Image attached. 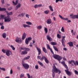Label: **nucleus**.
I'll list each match as a JSON object with an SVG mask.
<instances>
[{
  "mask_svg": "<svg viewBox=\"0 0 78 78\" xmlns=\"http://www.w3.org/2000/svg\"><path fill=\"white\" fill-rule=\"evenodd\" d=\"M27 75L28 76V78H33V76H30V75L29 74H27Z\"/></svg>",
  "mask_w": 78,
  "mask_h": 78,
  "instance_id": "40",
  "label": "nucleus"
},
{
  "mask_svg": "<svg viewBox=\"0 0 78 78\" xmlns=\"http://www.w3.org/2000/svg\"><path fill=\"white\" fill-rule=\"evenodd\" d=\"M42 6V4H39L38 5H36L34 6V8H39L40 7H41Z\"/></svg>",
  "mask_w": 78,
  "mask_h": 78,
  "instance_id": "16",
  "label": "nucleus"
},
{
  "mask_svg": "<svg viewBox=\"0 0 78 78\" xmlns=\"http://www.w3.org/2000/svg\"><path fill=\"white\" fill-rule=\"evenodd\" d=\"M73 19H78V15H75L73 16Z\"/></svg>",
  "mask_w": 78,
  "mask_h": 78,
  "instance_id": "29",
  "label": "nucleus"
},
{
  "mask_svg": "<svg viewBox=\"0 0 78 78\" xmlns=\"http://www.w3.org/2000/svg\"><path fill=\"white\" fill-rule=\"evenodd\" d=\"M6 9L5 8H2L0 7V11H6Z\"/></svg>",
  "mask_w": 78,
  "mask_h": 78,
  "instance_id": "26",
  "label": "nucleus"
},
{
  "mask_svg": "<svg viewBox=\"0 0 78 78\" xmlns=\"http://www.w3.org/2000/svg\"><path fill=\"white\" fill-rule=\"evenodd\" d=\"M10 47L12 48V50H16V48H15V47H14L12 45H11Z\"/></svg>",
  "mask_w": 78,
  "mask_h": 78,
  "instance_id": "36",
  "label": "nucleus"
},
{
  "mask_svg": "<svg viewBox=\"0 0 78 78\" xmlns=\"http://www.w3.org/2000/svg\"><path fill=\"white\" fill-rule=\"evenodd\" d=\"M43 50L44 52V53H48L47 51V49H45V48L43 47Z\"/></svg>",
  "mask_w": 78,
  "mask_h": 78,
  "instance_id": "20",
  "label": "nucleus"
},
{
  "mask_svg": "<svg viewBox=\"0 0 78 78\" xmlns=\"http://www.w3.org/2000/svg\"><path fill=\"white\" fill-rule=\"evenodd\" d=\"M67 22L68 23H69L70 22H71V20H68L67 21Z\"/></svg>",
  "mask_w": 78,
  "mask_h": 78,
  "instance_id": "62",
  "label": "nucleus"
},
{
  "mask_svg": "<svg viewBox=\"0 0 78 78\" xmlns=\"http://www.w3.org/2000/svg\"><path fill=\"white\" fill-rule=\"evenodd\" d=\"M64 27H62V28L61 29V31L63 32V33H64L65 32V30H64Z\"/></svg>",
  "mask_w": 78,
  "mask_h": 78,
  "instance_id": "41",
  "label": "nucleus"
},
{
  "mask_svg": "<svg viewBox=\"0 0 78 78\" xmlns=\"http://www.w3.org/2000/svg\"><path fill=\"white\" fill-rule=\"evenodd\" d=\"M70 47H73V43L72 42H69L68 43Z\"/></svg>",
  "mask_w": 78,
  "mask_h": 78,
  "instance_id": "17",
  "label": "nucleus"
},
{
  "mask_svg": "<svg viewBox=\"0 0 78 78\" xmlns=\"http://www.w3.org/2000/svg\"><path fill=\"white\" fill-rule=\"evenodd\" d=\"M73 17H74V15H73V14H72L71 15H70V18H72L73 19H75V18H73Z\"/></svg>",
  "mask_w": 78,
  "mask_h": 78,
  "instance_id": "39",
  "label": "nucleus"
},
{
  "mask_svg": "<svg viewBox=\"0 0 78 78\" xmlns=\"http://www.w3.org/2000/svg\"><path fill=\"white\" fill-rule=\"evenodd\" d=\"M4 17H5V15H1L0 16V19L1 20L2 19H4Z\"/></svg>",
  "mask_w": 78,
  "mask_h": 78,
  "instance_id": "27",
  "label": "nucleus"
},
{
  "mask_svg": "<svg viewBox=\"0 0 78 78\" xmlns=\"http://www.w3.org/2000/svg\"><path fill=\"white\" fill-rule=\"evenodd\" d=\"M25 51H30V49L28 48H25Z\"/></svg>",
  "mask_w": 78,
  "mask_h": 78,
  "instance_id": "33",
  "label": "nucleus"
},
{
  "mask_svg": "<svg viewBox=\"0 0 78 78\" xmlns=\"http://www.w3.org/2000/svg\"><path fill=\"white\" fill-rule=\"evenodd\" d=\"M46 37L48 40L50 41H53V39L51 37H50L49 35H48L46 36Z\"/></svg>",
  "mask_w": 78,
  "mask_h": 78,
  "instance_id": "11",
  "label": "nucleus"
},
{
  "mask_svg": "<svg viewBox=\"0 0 78 78\" xmlns=\"http://www.w3.org/2000/svg\"><path fill=\"white\" fill-rule=\"evenodd\" d=\"M12 73H13V71H12V69H11L10 71V74L12 75Z\"/></svg>",
  "mask_w": 78,
  "mask_h": 78,
  "instance_id": "48",
  "label": "nucleus"
},
{
  "mask_svg": "<svg viewBox=\"0 0 78 78\" xmlns=\"http://www.w3.org/2000/svg\"><path fill=\"white\" fill-rule=\"evenodd\" d=\"M6 12L7 13V14L8 16H11V15H12V12H8L6 11Z\"/></svg>",
  "mask_w": 78,
  "mask_h": 78,
  "instance_id": "19",
  "label": "nucleus"
},
{
  "mask_svg": "<svg viewBox=\"0 0 78 78\" xmlns=\"http://www.w3.org/2000/svg\"><path fill=\"white\" fill-rule=\"evenodd\" d=\"M62 45L64 46V47H65L66 45H65V43H62Z\"/></svg>",
  "mask_w": 78,
  "mask_h": 78,
  "instance_id": "59",
  "label": "nucleus"
},
{
  "mask_svg": "<svg viewBox=\"0 0 78 78\" xmlns=\"http://www.w3.org/2000/svg\"><path fill=\"white\" fill-rule=\"evenodd\" d=\"M23 27L24 28H26V27L30 28L31 27V26L26 24H23Z\"/></svg>",
  "mask_w": 78,
  "mask_h": 78,
  "instance_id": "21",
  "label": "nucleus"
},
{
  "mask_svg": "<svg viewBox=\"0 0 78 78\" xmlns=\"http://www.w3.org/2000/svg\"><path fill=\"white\" fill-rule=\"evenodd\" d=\"M22 65L23 66V67L25 69L28 70V69H29V67H30L29 65L27 63H25L23 61H22Z\"/></svg>",
  "mask_w": 78,
  "mask_h": 78,
  "instance_id": "4",
  "label": "nucleus"
},
{
  "mask_svg": "<svg viewBox=\"0 0 78 78\" xmlns=\"http://www.w3.org/2000/svg\"><path fill=\"white\" fill-rule=\"evenodd\" d=\"M53 47L55 51H56L57 52H58V48H57V47H56V46H54Z\"/></svg>",
  "mask_w": 78,
  "mask_h": 78,
  "instance_id": "23",
  "label": "nucleus"
},
{
  "mask_svg": "<svg viewBox=\"0 0 78 78\" xmlns=\"http://www.w3.org/2000/svg\"><path fill=\"white\" fill-rule=\"evenodd\" d=\"M28 53V52L27 51H23L22 52V54H21V55H27Z\"/></svg>",
  "mask_w": 78,
  "mask_h": 78,
  "instance_id": "18",
  "label": "nucleus"
},
{
  "mask_svg": "<svg viewBox=\"0 0 78 78\" xmlns=\"http://www.w3.org/2000/svg\"><path fill=\"white\" fill-rule=\"evenodd\" d=\"M29 16H30V15H29L28 14H26V17H27L28 19H29Z\"/></svg>",
  "mask_w": 78,
  "mask_h": 78,
  "instance_id": "54",
  "label": "nucleus"
},
{
  "mask_svg": "<svg viewBox=\"0 0 78 78\" xmlns=\"http://www.w3.org/2000/svg\"><path fill=\"white\" fill-rule=\"evenodd\" d=\"M63 59L64 61H66V58L64 57H63Z\"/></svg>",
  "mask_w": 78,
  "mask_h": 78,
  "instance_id": "63",
  "label": "nucleus"
},
{
  "mask_svg": "<svg viewBox=\"0 0 78 78\" xmlns=\"http://www.w3.org/2000/svg\"><path fill=\"white\" fill-rule=\"evenodd\" d=\"M24 74H21L20 76V78H22L23 77H24Z\"/></svg>",
  "mask_w": 78,
  "mask_h": 78,
  "instance_id": "46",
  "label": "nucleus"
},
{
  "mask_svg": "<svg viewBox=\"0 0 78 78\" xmlns=\"http://www.w3.org/2000/svg\"><path fill=\"white\" fill-rule=\"evenodd\" d=\"M57 37L58 38V39H61V35H59V34H57Z\"/></svg>",
  "mask_w": 78,
  "mask_h": 78,
  "instance_id": "43",
  "label": "nucleus"
},
{
  "mask_svg": "<svg viewBox=\"0 0 78 78\" xmlns=\"http://www.w3.org/2000/svg\"><path fill=\"white\" fill-rule=\"evenodd\" d=\"M47 48L48 49V50H49L51 53L53 55V58H55V59H57V60H58V62L60 63V61H61V60L62 59V57L58 55L54 54V52H53V51L52 50V49L50 48V47L48 44H47Z\"/></svg>",
  "mask_w": 78,
  "mask_h": 78,
  "instance_id": "1",
  "label": "nucleus"
},
{
  "mask_svg": "<svg viewBox=\"0 0 78 78\" xmlns=\"http://www.w3.org/2000/svg\"><path fill=\"white\" fill-rule=\"evenodd\" d=\"M35 68L36 69H39V66L38 65H36L35 66Z\"/></svg>",
  "mask_w": 78,
  "mask_h": 78,
  "instance_id": "50",
  "label": "nucleus"
},
{
  "mask_svg": "<svg viewBox=\"0 0 78 78\" xmlns=\"http://www.w3.org/2000/svg\"><path fill=\"white\" fill-rule=\"evenodd\" d=\"M21 6V4L20 3H19L18 5H17L15 8L16 10H17L19 9V8H20Z\"/></svg>",
  "mask_w": 78,
  "mask_h": 78,
  "instance_id": "15",
  "label": "nucleus"
},
{
  "mask_svg": "<svg viewBox=\"0 0 78 78\" xmlns=\"http://www.w3.org/2000/svg\"><path fill=\"white\" fill-rule=\"evenodd\" d=\"M11 54H12V52H11V51H10L9 50H7V52L6 53V55L7 56H10V55H11Z\"/></svg>",
  "mask_w": 78,
  "mask_h": 78,
  "instance_id": "9",
  "label": "nucleus"
},
{
  "mask_svg": "<svg viewBox=\"0 0 78 78\" xmlns=\"http://www.w3.org/2000/svg\"><path fill=\"white\" fill-rule=\"evenodd\" d=\"M49 12H50V11L49 10H45L44 11V13L46 14H48L49 13Z\"/></svg>",
  "mask_w": 78,
  "mask_h": 78,
  "instance_id": "30",
  "label": "nucleus"
},
{
  "mask_svg": "<svg viewBox=\"0 0 78 78\" xmlns=\"http://www.w3.org/2000/svg\"><path fill=\"white\" fill-rule=\"evenodd\" d=\"M25 48H21V50H25Z\"/></svg>",
  "mask_w": 78,
  "mask_h": 78,
  "instance_id": "61",
  "label": "nucleus"
},
{
  "mask_svg": "<svg viewBox=\"0 0 78 78\" xmlns=\"http://www.w3.org/2000/svg\"><path fill=\"white\" fill-rule=\"evenodd\" d=\"M61 63L66 69L65 70L66 74L69 76H71V75H72V73L69 71V68H68V66H67V65L66 64L65 62L63 61L61 62Z\"/></svg>",
  "mask_w": 78,
  "mask_h": 78,
  "instance_id": "2",
  "label": "nucleus"
},
{
  "mask_svg": "<svg viewBox=\"0 0 78 78\" xmlns=\"http://www.w3.org/2000/svg\"><path fill=\"white\" fill-rule=\"evenodd\" d=\"M17 69L18 70H20V67L19 66H17Z\"/></svg>",
  "mask_w": 78,
  "mask_h": 78,
  "instance_id": "57",
  "label": "nucleus"
},
{
  "mask_svg": "<svg viewBox=\"0 0 78 78\" xmlns=\"http://www.w3.org/2000/svg\"><path fill=\"white\" fill-rule=\"evenodd\" d=\"M44 59V61H45L46 63H47V64H48L49 63V61L48 60L47 58H46L45 56H42L41 60V61H43Z\"/></svg>",
  "mask_w": 78,
  "mask_h": 78,
  "instance_id": "5",
  "label": "nucleus"
},
{
  "mask_svg": "<svg viewBox=\"0 0 78 78\" xmlns=\"http://www.w3.org/2000/svg\"><path fill=\"white\" fill-rule=\"evenodd\" d=\"M65 39H62V43H65Z\"/></svg>",
  "mask_w": 78,
  "mask_h": 78,
  "instance_id": "47",
  "label": "nucleus"
},
{
  "mask_svg": "<svg viewBox=\"0 0 78 78\" xmlns=\"http://www.w3.org/2000/svg\"><path fill=\"white\" fill-rule=\"evenodd\" d=\"M36 48L38 52V55H40L41 54V49L40 48H38V47H36Z\"/></svg>",
  "mask_w": 78,
  "mask_h": 78,
  "instance_id": "10",
  "label": "nucleus"
},
{
  "mask_svg": "<svg viewBox=\"0 0 78 78\" xmlns=\"http://www.w3.org/2000/svg\"><path fill=\"white\" fill-rule=\"evenodd\" d=\"M49 8L50 10H51V11H53V7H51V5L49 6Z\"/></svg>",
  "mask_w": 78,
  "mask_h": 78,
  "instance_id": "37",
  "label": "nucleus"
},
{
  "mask_svg": "<svg viewBox=\"0 0 78 78\" xmlns=\"http://www.w3.org/2000/svg\"><path fill=\"white\" fill-rule=\"evenodd\" d=\"M27 37V34L24 32L23 34V35L22 37V40H24L26 38V37Z\"/></svg>",
  "mask_w": 78,
  "mask_h": 78,
  "instance_id": "12",
  "label": "nucleus"
},
{
  "mask_svg": "<svg viewBox=\"0 0 78 78\" xmlns=\"http://www.w3.org/2000/svg\"><path fill=\"white\" fill-rule=\"evenodd\" d=\"M52 72H55L56 73H57L58 72V74H60V73H61V71L60 70L57 69V68H56L55 66H53Z\"/></svg>",
  "mask_w": 78,
  "mask_h": 78,
  "instance_id": "3",
  "label": "nucleus"
},
{
  "mask_svg": "<svg viewBox=\"0 0 78 78\" xmlns=\"http://www.w3.org/2000/svg\"><path fill=\"white\" fill-rule=\"evenodd\" d=\"M31 39H32V38H31V37H28V39H27V40L28 41H31Z\"/></svg>",
  "mask_w": 78,
  "mask_h": 78,
  "instance_id": "44",
  "label": "nucleus"
},
{
  "mask_svg": "<svg viewBox=\"0 0 78 78\" xmlns=\"http://www.w3.org/2000/svg\"><path fill=\"white\" fill-rule=\"evenodd\" d=\"M51 22H52V21L51 19H48L46 21V23H47L48 24H51Z\"/></svg>",
  "mask_w": 78,
  "mask_h": 78,
  "instance_id": "14",
  "label": "nucleus"
},
{
  "mask_svg": "<svg viewBox=\"0 0 78 78\" xmlns=\"http://www.w3.org/2000/svg\"><path fill=\"white\" fill-rule=\"evenodd\" d=\"M1 2L3 4H4L5 3V0H1Z\"/></svg>",
  "mask_w": 78,
  "mask_h": 78,
  "instance_id": "56",
  "label": "nucleus"
},
{
  "mask_svg": "<svg viewBox=\"0 0 78 78\" xmlns=\"http://www.w3.org/2000/svg\"><path fill=\"white\" fill-rule=\"evenodd\" d=\"M51 44L52 45H57V43L55 42H51Z\"/></svg>",
  "mask_w": 78,
  "mask_h": 78,
  "instance_id": "24",
  "label": "nucleus"
},
{
  "mask_svg": "<svg viewBox=\"0 0 78 78\" xmlns=\"http://www.w3.org/2000/svg\"><path fill=\"white\" fill-rule=\"evenodd\" d=\"M11 21V18L9 16H7L4 18V22H9Z\"/></svg>",
  "mask_w": 78,
  "mask_h": 78,
  "instance_id": "6",
  "label": "nucleus"
},
{
  "mask_svg": "<svg viewBox=\"0 0 78 78\" xmlns=\"http://www.w3.org/2000/svg\"><path fill=\"white\" fill-rule=\"evenodd\" d=\"M75 73L76 74V75H78V71L74 70Z\"/></svg>",
  "mask_w": 78,
  "mask_h": 78,
  "instance_id": "49",
  "label": "nucleus"
},
{
  "mask_svg": "<svg viewBox=\"0 0 78 78\" xmlns=\"http://www.w3.org/2000/svg\"><path fill=\"white\" fill-rule=\"evenodd\" d=\"M30 58V56H28L24 58L23 60V61H25L26 59H29V58Z\"/></svg>",
  "mask_w": 78,
  "mask_h": 78,
  "instance_id": "25",
  "label": "nucleus"
},
{
  "mask_svg": "<svg viewBox=\"0 0 78 78\" xmlns=\"http://www.w3.org/2000/svg\"><path fill=\"white\" fill-rule=\"evenodd\" d=\"M26 23L27 24V25H32V23L29 21H27L26 22Z\"/></svg>",
  "mask_w": 78,
  "mask_h": 78,
  "instance_id": "32",
  "label": "nucleus"
},
{
  "mask_svg": "<svg viewBox=\"0 0 78 78\" xmlns=\"http://www.w3.org/2000/svg\"><path fill=\"white\" fill-rule=\"evenodd\" d=\"M55 73L54 72H52V75L53 78L55 77Z\"/></svg>",
  "mask_w": 78,
  "mask_h": 78,
  "instance_id": "42",
  "label": "nucleus"
},
{
  "mask_svg": "<svg viewBox=\"0 0 78 78\" xmlns=\"http://www.w3.org/2000/svg\"><path fill=\"white\" fill-rule=\"evenodd\" d=\"M72 62H73L74 64V65H75V66H78V61H76V63L75 62V61L73 60H71V61H69V64H72Z\"/></svg>",
  "mask_w": 78,
  "mask_h": 78,
  "instance_id": "7",
  "label": "nucleus"
},
{
  "mask_svg": "<svg viewBox=\"0 0 78 78\" xmlns=\"http://www.w3.org/2000/svg\"><path fill=\"white\" fill-rule=\"evenodd\" d=\"M42 28V26H39L37 27V29L38 30H41Z\"/></svg>",
  "mask_w": 78,
  "mask_h": 78,
  "instance_id": "38",
  "label": "nucleus"
},
{
  "mask_svg": "<svg viewBox=\"0 0 78 78\" xmlns=\"http://www.w3.org/2000/svg\"><path fill=\"white\" fill-rule=\"evenodd\" d=\"M58 16L59 17H60V18H61V19L64 20H69V19H68V18H64L62 17V16L60 15H59Z\"/></svg>",
  "mask_w": 78,
  "mask_h": 78,
  "instance_id": "13",
  "label": "nucleus"
},
{
  "mask_svg": "<svg viewBox=\"0 0 78 78\" xmlns=\"http://www.w3.org/2000/svg\"><path fill=\"white\" fill-rule=\"evenodd\" d=\"M4 28H5L4 26H2L1 27V29H2V30H4Z\"/></svg>",
  "mask_w": 78,
  "mask_h": 78,
  "instance_id": "53",
  "label": "nucleus"
},
{
  "mask_svg": "<svg viewBox=\"0 0 78 78\" xmlns=\"http://www.w3.org/2000/svg\"><path fill=\"white\" fill-rule=\"evenodd\" d=\"M38 64H39V65H40V66H44V65H43V63L41 62L38 61Z\"/></svg>",
  "mask_w": 78,
  "mask_h": 78,
  "instance_id": "35",
  "label": "nucleus"
},
{
  "mask_svg": "<svg viewBox=\"0 0 78 78\" xmlns=\"http://www.w3.org/2000/svg\"><path fill=\"white\" fill-rule=\"evenodd\" d=\"M12 9V7H10L8 8L7 9L8 10H11V9Z\"/></svg>",
  "mask_w": 78,
  "mask_h": 78,
  "instance_id": "51",
  "label": "nucleus"
},
{
  "mask_svg": "<svg viewBox=\"0 0 78 78\" xmlns=\"http://www.w3.org/2000/svg\"><path fill=\"white\" fill-rule=\"evenodd\" d=\"M15 41L16 42H18L19 44H21V43H22V41L21 40V38L18 37H17L16 38Z\"/></svg>",
  "mask_w": 78,
  "mask_h": 78,
  "instance_id": "8",
  "label": "nucleus"
},
{
  "mask_svg": "<svg viewBox=\"0 0 78 78\" xmlns=\"http://www.w3.org/2000/svg\"><path fill=\"white\" fill-rule=\"evenodd\" d=\"M8 50L7 49H3L2 50V51L4 53H6V52Z\"/></svg>",
  "mask_w": 78,
  "mask_h": 78,
  "instance_id": "28",
  "label": "nucleus"
},
{
  "mask_svg": "<svg viewBox=\"0 0 78 78\" xmlns=\"http://www.w3.org/2000/svg\"><path fill=\"white\" fill-rule=\"evenodd\" d=\"M2 36L3 38H6V34L5 33H4L2 34Z\"/></svg>",
  "mask_w": 78,
  "mask_h": 78,
  "instance_id": "22",
  "label": "nucleus"
},
{
  "mask_svg": "<svg viewBox=\"0 0 78 78\" xmlns=\"http://www.w3.org/2000/svg\"><path fill=\"white\" fill-rule=\"evenodd\" d=\"M44 30L45 31V34H47V33H48V29H47V28L45 27Z\"/></svg>",
  "mask_w": 78,
  "mask_h": 78,
  "instance_id": "34",
  "label": "nucleus"
},
{
  "mask_svg": "<svg viewBox=\"0 0 78 78\" xmlns=\"http://www.w3.org/2000/svg\"><path fill=\"white\" fill-rule=\"evenodd\" d=\"M25 13H22L21 14V16H22V17H24V16H25Z\"/></svg>",
  "mask_w": 78,
  "mask_h": 78,
  "instance_id": "45",
  "label": "nucleus"
},
{
  "mask_svg": "<svg viewBox=\"0 0 78 78\" xmlns=\"http://www.w3.org/2000/svg\"><path fill=\"white\" fill-rule=\"evenodd\" d=\"M67 50V48H64V50H65V51H66Z\"/></svg>",
  "mask_w": 78,
  "mask_h": 78,
  "instance_id": "64",
  "label": "nucleus"
},
{
  "mask_svg": "<svg viewBox=\"0 0 78 78\" xmlns=\"http://www.w3.org/2000/svg\"><path fill=\"white\" fill-rule=\"evenodd\" d=\"M37 58H38V59H40V60H41V56H40L39 55L38 56H37Z\"/></svg>",
  "mask_w": 78,
  "mask_h": 78,
  "instance_id": "55",
  "label": "nucleus"
},
{
  "mask_svg": "<svg viewBox=\"0 0 78 78\" xmlns=\"http://www.w3.org/2000/svg\"><path fill=\"white\" fill-rule=\"evenodd\" d=\"M18 2H19V0H16V2H15V4L17 5L18 4Z\"/></svg>",
  "mask_w": 78,
  "mask_h": 78,
  "instance_id": "52",
  "label": "nucleus"
},
{
  "mask_svg": "<svg viewBox=\"0 0 78 78\" xmlns=\"http://www.w3.org/2000/svg\"><path fill=\"white\" fill-rule=\"evenodd\" d=\"M62 39H65V38H66V36H64L62 37Z\"/></svg>",
  "mask_w": 78,
  "mask_h": 78,
  "instance_id": "60",
  "label": "nucleus"
},
{
  "mask_svg": "<svg viewBox=\"0 0 78 78\" xmlns=\"http://www.w3.org/2000/svg\"><path fill=\"white\" fill-rule=\"evenodd\" d=\"M25 43L27 45H28L29 44V41L27 40V38H26L25 40Z\"/></svg>",
  "mask_w": 78,
  "mask_h": 78,
  "instance_id": "31",
  "label": "nucleus"
},
{
  "mask_svg": "<svg viewBox=\"0 0 78 78\" xmlns=\"http://www.w3.org/2000/svg\"><path fill=\"white\" fill-rule=\"evenodd\" d=\"M55 12H53L51 14V16H55Z\"/></svg>",
  "mask_w": 78,
  "mask_h": 78,
  "instance_id": "58",
  "label": "nucleus"
}]
</instances>
